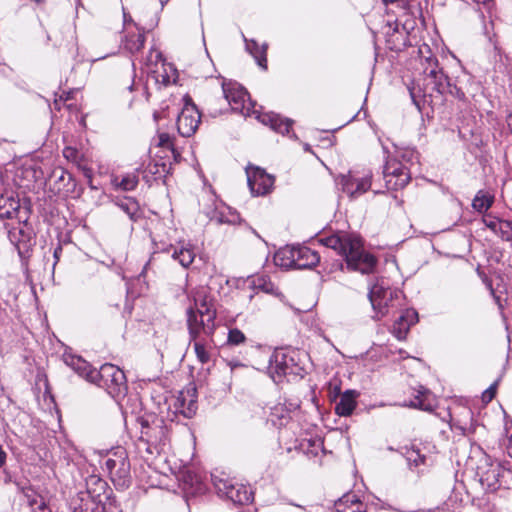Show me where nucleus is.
<instances>
[{"label": "nucleus", "mask_w": 512, "mask_h": 512, "mask_svg": "<svg viewBox=\"0 0 512 512\" xmlns=\"http://www.w3.org/2000/svg\"><path fill=\"white\" fill-rule=\"evenodd\" d=\"M223 94L231 109L247 117L255 115L263 124L269 125L271 129L281 134H288L292 121L282 118L275 113L260 115L255 109V103L251 101L248 92L237 82L228 81L222 83Z\"/></svg>", "instance_id": "obj_1"}, {"label": "nucleus", "mask_w": 512, "mask_h": 512, "mask_svg": "<svg viewBox=\"0 0 512 512\" xmlns=\"http://www.w3.org/2000/svg\"><path fill=\"white\" fill-rule=\"evenodd\" d=\"M321 244L338 251L345 258L347 267L363 274L373 272L377 260L363 249L359 236L354 234L331 235L320 239Z\"/></svg>", "instance_id": "obj_2"}, {"label": "nucleus", "mask_w": 512, "mask_h": 512, "mask_svg": "<svg viewBox=\"0 0 512 512\" xmlns=\"http://www.w3.org/2000/svg\"><path fill=\"white\" fill-rule=\"evenodd\" d=\"M137 422L140 426L137 441L139 450L144 449L151 456L169 450L171 423L168 424L162 417L153 413H145L137 418Z\"/></svg>", "instance_id": "obj_3"}, {"label": "nucleus", "mask_w": 512, "mask_h": 512, "mask_svg": "<svg viewBox=\"0 0 512 512\" xmlns=\"http://www.w3.org/2000/svg\"><path fill=\"white\" fill-rule=\"evenodd\" d=\"M368 297L378 320L397 310L403 302L402 292L391 289L384 280L377 281L370 287Z\"/></svg>", "instance_id": "obj_4"}, {"label": "nucleus", "mask_w": 512, "mask_h": 512, "mask_svg": "<svg viewBox=\"0 0 512 512\" xmlns=\"http://www.w3.org/2000/svg\"><path fill=\"white\" fill-rule=\"evenodd\" d=\"M103 465L117 489H125L130 485V462L123 447L108 451Z\"/></svg>", "instance_id": "obj_5"}, {"label": "nucleus", "mask_w": 512, "mask_h": 512, "mask_svg": "<svg viewBox=\"0 0 512 512\" xmlns=\"http://www.w3.org/2000/svg\"><path fill=\"white\" fill-rule=\"evenodd\" d=\"M91 377L92 383L105 389L114 398L124 394L127 389L124 372L113 364H103Z\"/></svg>", "instance_id": "obj_6"}, {"label": "nucleus", "mask_w": 512, "mask_h": 512, "mask_svg": "<svg viewBox=\"0 0 512 512\" xmlns=\"http://www.w3.org/2000/svg\"><path fill=\"white\" fill-rule=\"evenodd\" d=\"M268 372L275 383L287 376H303V368L295 360L294 351L275 350L272 354Z\"/></svg>", "instance_id": "obj_7"}, {"label": "nucleus", "mask_w": 512, "mask_h": 512, "mask_svg": "<svg viewBox=\"0 0 512 512\" xmlns=\"http://www.w3.org/2000/svg\"><path fill=\"white\" fill-rule=\"evenodd\" d=\"M425 92L432 93L434 91L439 94H449L455 98L463 99L464 92L455 84L450 82V79L444 74L442 69L438 68L436 64L428 72H425Z\"/></svg>", "instance_id": "obj_8"}, {"label": "nucleus", "mask_w": 512, "mask_h": 512, "mask_svg": "<svg viewBox=\"0 0 512 512\" xmlns=\"http://www.w3.org/2000/svg\"><path fill=\"white\" fill-rule=\"evenodd\" d=\"M186 323L190 339L200 338L202 334L212 337L216 329L215 318L209 310L206 315H201L193 307H188Z\"/></svg>", "instance_id": "obj_9"}, {"label": "nucleus", "mask_w": 512, "mask_h": 512, "mask_svg": "<svg viewBox=\"0 0 512 512\" xmlns=\"http://www.w3.org/2000/svg\"><path fill=\"white\" fill-rule=\"evenodd\" d=\"M505 474H512V471L489 458H485L484 464L478 467L479 480L486 491L494 492L499 489L502 485L501 478Z\"/></svg>", "instance_id": "obj_10"}, {"label": "nucleus", "mask_w": 512, "mask_h": 512, "mask_svg": "<svg viewBox=\"0 0 512 512\" xmlns=\"http://www.w3.org/2000/svg\"><path fill=\"white\" fill-rule=\"evenodd\" d=\"M372 174L370 172L349 171L346 175H340L337 179V185L349 197L355 198L367 192L371 187Z\"/></svg>", "instance_id": "obj_11"}, {"label": "nucleus", "mask_w": 512, "mask_h": 512, "mask_svg": "<svg viewBox=\"0 0 512 512\" xmlns=\"http://www.w3.org/2000/svg\"><path fill=\"white\" fill-rule=\"evenodd\" d=\"M213 484L220 496L226 497L235 504H248L253 499L252 491L243 484H234L225 479H213Z\"/></svg>", "instance_id": "obj_12"}, {"label": "nucleus", "mask_w": 512, "mask_h": 512, "mask_svg": "<svg viewBox=\"0 0 512 512\" xmlns=\"http://www.w3.org/2000/svg\"><path fill=\"white\" fill-rule=\"evenodd\" d=\"M201 114L192 99L188 96L184 97V106L177 118V129L181 136H192L200 123Z\"/></svg>", "instance_id": "obj_13"}, {"label": "nucleus", "mask_w": 512, "mask_h": 512, "mask_svg": "<svg viewBox=\"0 0 512 512\" xmlns=\"http://www.w3.org/2000/svg\"><path fill=\"white\" fill-rule=\"evenodd\" d=\"M247 182L253 195L262 196L269 193L274 184V177L267 174L265 170L249 166L246 168Z\"/></svg>", "instance_id": "obj_14"}, {"label": "nucleus", "mask_w": 512, "mask_h": 512, "mask_svg": "<svg viewBox=\"0 0 512 512\" xmlns=\"http://www.w3.org/2000/svg\"><path fill=\"white\" fill-rule=\"evenodd\" d=\"M386 187L391 190L404 188L410 181L409 171L400 162L388 161L383 170Z\"/></svg>", "instance_id": "obj_15"}, {"label": "nucleus", "mask_w": 512, "mask_h": 512, "mask_svg": "<svg viewBox=\"0 0 512 512\" xmlns=\"http://www.w3.org/2000/svg\"><path fill=\"white\" fill-rule=\"evenodd\" d=\"M124 36L121 46L127 52L134 54L139 52L145 43V31L139 28L131 19L128 21L124 16Z\"/></svg>", "instance_id": "obj_16"}, {"label": "nucleus", "mask_w": 512, "mask_h": 512, "mask_svg": "<svg viewBox=\"0 0 512 512\" xmlns=\"http://www.w3.org/2000/svg\"><path fill=\"white\" fill-rule=\"evenodd\" d=\"M86 489L83 491L98 502L111 507L114 500L110 497V489L105 480L98 475H90L85 480Z\"/></svg>", "instance_id": "obj_17"}, {"label": "nucleus", "mask_w": 512, "mask_h": 512, "mask_svg": "<svg viewBox=\"0 0 512 512\" xmlns=\"http://www.w3.org/2000/svg\"><path fill=\"white\" fill-rule=\"evenodd\" d=\"M69 505L73 512H114L111 507L82 491L71 498Z\"/></svg>", "instance_id": "obj_18"}, {"label": "nucleus", "mask_w": 512, "mask_h": 512, "mask_svg": "<svg viewBox=\"0 0 512 512\" xmlns=\"http://www.w3.org/2000/svg\"><path fill=\"white\" fill-rule=\"evenodd\" d=\"M158 250L166 253L171 252V257L178 261L179 264L184 268H188L195 259V252L192 245L184 241L179 242L178 246H173L170 244L165 247H158Z\"/></svg>", "instance_id": "obj_19"}, {"label": "nucleus", "mask_w": 512, "mask_h": 512, "mask_svg": "<svg viewBox=\"0 0 512 512\" xmlns=\"http://www.w3.org/2000/svg\"><path fill=\"white\" fill-rule=\"evenodd\" d=\"M192 301L193 307L199 314L206 315V310L213 313L214 318L216 319L217 312L215 307V300L211 296L207 287H199L192 292Z\"/></svg>", "instance_id": "obj_20"}, {"label": "nucleus", "mask_w": 512, "mask_h": 512, "mask_svg": "<svg viewBox=\"0 0 512 512\" xmlns=\"http://www.w3.org/2000/svg\"><path fill=\"white\" fill-rule=\"evenodd\" d=\"M418 322V314L414 309H406L392 326V334L398 340H404L412 325Z\"/></svg>", "instance_id": "obj_21"}, {"label": "nucleus", "mask_w": 512, "mask_h": 512, "mask_svg": "<svg viewBox=\"0 0 512 512\" xmlns=\"http://www.w3.org/2000/svg\"><path fill=\"white\" fill-rule=\"evenodd\" d=\"M483 222L487 228L499 235L503 240H512V221L487 215L483 218Z\"/></svg>", "instance_id": "obj_22"}, {"label": "nucleus", "mask_w": 512, "mask_h": 512, "mask_svg": "<svg viewBox=\"0 0 512 512\" xmlns=\"http://www.w3.org/2000/svg\"><path fill=\"white\" fill-rule=\"evenodd\" d=\"M320 256L314 250L306 246L295 247V269H307L316 266Z\"/></svg>", "instance_id": "obj_23"}, {"label": "nucleus", "mask_w": 512, "mask_h": 512, "mask_svg": "<svg viewBox=\"0 0 512 512\" xmlns=\"http://www.w3.org/2000/svg\"><path fill=\"white\" fill-rule=\"evenodd\" d=\"M63 360L67 366L74 370L79 376L92 383V373L96 372L90 363L82 357L72 354H64Z\"/></svg>", "instance_id": "obj_24"}, {"label": "nucleus", "mask_w": 512, "mask_h": 512, "mask_svg": "<svg viewBox=\"0 0 512 512\" xmlns=\"http://www.w3.org/2000/svg\"><path fill=\"white\" fill-rule=\"evenodd\" d=\"M206 216L210 221L216 224H230L235 225L239 223L240 216L236 211L231 210L229 207H215L205 211Z\"/></svg>", "instance_id": "obj_25"}, {"label": "nucleus", "mask_w": 512, "mask_h": 512, "mask_svg": "<svg viewBox=\"0 0 512 512\" xmlns=\"http://www.w3.org/2000/svg\"><path fill=\"white\" fill-rule=\"evenodd\" d=\"M483 282L486 287L489 289L490 294L492 295L495 303L498 308L502 311L504 310L508 298H507V285L503 278L499 277L498 282L494 286L493 283L484 275L482 276Z\"/></svg>", "instance_id": "obj_26"}, {"label": "nucleus", "mask_w": 512, "mask_h": 512, "mask_svg": "<svg viewBox=\"0 0 512 512\" xmlns=\"http://www.w3.org/2000/svg\"><path fill=\"white\" fill-rule=\"evenodd\" d=\"M183 485L184 490L193 495L203 494L206 491V485L202 477L191 470L184 473Z\"/></svg>", "instance_id": "obj_27"}, {"label": "nucleus", "mask_w": 512, "mask_h": 512, "mask_svg": "<svg viewBox=\"0 0 512 512\" xmlns=\"http://www.w3.org/2000/svg\"><path fill=\"white\" fill-rule=\"evenodd\" d=\"M337 512H366V506L355 494L348 493L336 502Z\"/></svg>", "instance_id": "obj_28"}, {"label": "nucleus", "mask_w": 512, "mask_h": 512, "mask_svg": "<svg viewBox=\"0 0 512 512\" xmlns=\"http://www.w3.org/2000/svg\"><path fill=\"white\" fill-rule=\"evenodd\" d=\"M358 393L354 390H347L344 392L339 402L335 406V411L339 416H349L352 414L356 407V397Z\"/></svg>", "instance_id": "obj_29"}, {"label": "nucleus", "mask_w": 512, "mask_h": 512, "mask_svg": "<svg viewBox=\"0 0 512 512\" xmlns=\"http://www.w3.org/2000/svg\"><path fill=\"white\" fill-rule=\"evenodd\" d=\"M20 208V202L12 194L0 195V218L12 219Z\"/></svg>", "instance_id": "obj_30"}, {"label": "nucleus", "mask_w": 512, "mask_h": 512, "mask_svg": "<svg viewBox=\"0 0 512 512\" xmlns=\"http://www.w3.org/2000/svg\"><path fill=\"white\" fill-rule=\"evenodd\" d=\"M246 50L254 57L259 67L267 69V44L259 45L254 39H244Z\"/></svg>", "instance_id": "obj_31"}, {"label": "nucleus", "mask_w": 512, "mask_h": 512, "mask_svg": "<svg viewBox=\"0 0 512 512\" xmlns=\"http://www.w3.org/2000/svg\"><path fill=\"white\" fill-rule=\"evenodd\" d=\"M274 263L284 269H295V246L279 249L274 255Z\"/></svg>", "instance_id": "obj_32"}, {"label": "nucleus", "mask_w": 512, "mask_h": 512, "mask_svg": "<svg viewBox=\"0 0 512 512\" xmlns=\"http://www.w3.org/2000/svg\"><path fill=\"white\" fill-rule=\"evenodd\" d=\"M193 342V349L198 361L207 364L211 361L212 347L205 340L200 338L190 339Z\"/></svg>", "instance_id": "obj_33"}, {"label": "nucleus", "mask_w": 512, "mask_h": 512, "mask_svg": "<svg viewBox=\"0 0 512 512\" xmlns=\"http://www.w3.org/2000/svg\"><path fill=\"white\" fill-rule=\"evenodd\" d=\"M494 197L489 193L480 190L473 199L472 206L478 212L487 211L493 204Z\"/></svg>", "instance_id": "obj_34"}, {"label": "nucleus", "mask_w": 512, "mask_h": 512, "mask_svg": "<svg viewBox=\"0 0 512 512\" xmlns=\"http://www.w3.org/2000/svg\"><path fill=\"white\" fill-rule=\"evenodd\" d=\"M176 412L183 414L185 417L190 418L196 413V402L194 400H190L188 404H186L184 394L181 392L179 397L176 399L175 404Z\"/></svg>", "instance_id": "obj_35"}, {"label": "nucleus", "mask_w": 512, "mask_h": 512, "mask_svg": "<svg viewBox=\"0 0 512 512\" xmlns=\"http://www.w3.org/2000/svg\"><path fill=\"white\" fill-rule=\"evenodd\" d=\"M138 176L135 173H130L122 177L120 181L118 178H114L113 183L115 186L121 188L124 191H132L138 185Z\"/></svg>", "instance_id": "obj_36"}, {"label": "nucleus", "mask_w": 512, "mask_h": 512, "mask_svg": "<svg viewBox=\"0 0 512 512\" xmlns=\"http://www.w3.org/2000/svg\"><path fill=\"white\" fill-rule=\"evenodd\" d=\"M405 457L410 467L414 466L417 468L420 465H425L427 462L426 456L414 447L406 451Z\"/></svg>", "instance_id": "obj_37"}, {"label": "nucleus", "mask_w": 512, "mask_h": 512, "mask_svg": "<svg viewBox=\"0 0 512 512\" xmlns=\"http://www.w3.org/2000/svg\"><path fill=\"white\" fill-rule=\"evenodd\" d=\"M118 206L130 217L131 220L135 221L137 219L139 206L134 199L125 198L119 202Z\"/></svg>", "instance_id": "obj_38"}, {"label": "nucleus", "mask_w": 512, "mask_h": 512, "mask_svg": "<svg viewBox=\"0 0 512 512\" xmlns=\"http://www.w3.org/2000/svg\"><path fill=\"white\" fill-rule=\"evenodd\" d=\"M271 421L274 425H284L290 418L289 413L282 405H276L271 409Z\"/></svg>", "instance_id": "obj_39"}, {"label": "nucleus", "mask_w": 512, "mask_h": 512, "mask_svg": "<svg viewBox=\"0 0 512 512\" xmlns=\"http://www.w3.org/2000/svg\"><path fill=\"white\" fill-rule=\"evenodd\" d=\"M255 286L268 294H277V287L266 276H260L254 282Z\"/></svg>", "instance_id": "obj_40"}, {"label": "nucleus", "mask_w": 512, "mask_h": 512, "mask_svg": "<svg viewBox=\"0 0 512 512\" xmlns=\"http://www.w3.org/2000/svg\"><path fill=\"white\" fill-rule=\"evenodd\" d=\"M20 236L29 238L28 235H25V233L21 227L13 228V229L9 230V232H8V237H9L11 243L16 245L18 247V249H20V247H19L20 243L25 242L24 239L20 238Z\"/></svg>", "instance_id": "obj_41"}, {"label": "nucleus", "mask_w": 512, "mask_h": 512, "mask_svg": "<svg viewBox=\"0 0 512 512\" xmlns=\"http://www.w3.org/2000/svg\"><path fill=\"white\" fill-rule=\"evenodd\" d=\"M245 340H246V337L241 330H239L237 328L229 330V332H228V343L229 344L239 345V344L244 343Z\"/></svg>", "instance_id": "obj_42"}, {"label": "nucleus", "mask_w": 512, "mask_h": 512, "mask_svg": "<svg viewBox=\"0 0 512 512\" xmlns=\"http://www.w3.org/2000/svg\"><path fill=\"white\" fill-rule=\"evenodd\" d=\"M63 156L69 161L78 162L80 153L76 148L69 146L64 148Z\"/></svg>", "instance_id": "obj_43"}, {"label": "nucleus", "mask_w": 512, "mask_h": 512, "mask_svg": "<svg viewBox=\"0 0 512 512\" xmlns=\"http://www.w3.org/2000/svg\"><path fill=\"white\" fill-rule=\"evenodd\" d=\"M162 67L164 68V71H165V75L164 74H158V76L156 77V80L159 82L161 81L163 84L165 85H168L170 84L171 82H175V78H174V74L172 76H169L167 74V71H166V68H165V64L162 63ZM168 68L174 73L175 70L172 68V66H168Z\"/></svg>", "instance_id": "obj_44"}, {"label": "nucleus", "mask_w": 512, "mask_h": 512, "mask_svg": "<svg viewBox=\"0 0 512 512\" xmlns=\"http://www.w3.org/2000/svg\"><path fill=\"white\" fill-rule=\"evenodd\" d=\"M506 435L508 440L506 451L507 454L512 458V423L506 426Z\"/></svg>", "instance_id": "obj_45"}, {"label": "nucleus", "mask_w": 512, "mask_h": 512, "mask_svg": "<svg viewBox=\"0 0 512 512\" xmlns=\"http://www.w3.org/2000/svg\"><path fill=\"white\" fill-rule=\"evenodd\" d=\"M159 146L168 147L171 145V138L168 133H160L158 136Z\"/></svg>", "instance_id": "obj_46"}, {"label": "nucleus", "mask_w": 512, "mask_h": 512, "mask_svg": "<svg viewBox=\"0 0 512 512\" xmlns=\"http://www.w3.org/2000/svg\"><path fill=\"white\" fill-rule=\"evenodd\" d=\"M496 393V384L491 385L487 390L483 392V399L486 401H490L494 398Z\"/></svg>", "instance_id": "obj_47"}, {"label": "nucleus", "mask_w": 512, "mask_h": 512, "mask_svg": "<svg viewBox=\"0 0 512 512\" xmlns=\"http://www.w3.org/2000/svg\"><path fill=\"white\" fill-rule=\"evenodd\" d=\"M227 365L229 366L230 368V372L232 373L236 368L238 367H243L244 365L240 362H237V361H229L227 363Z\"/></svg>", "instance_id": "obj_48"}, {"label": "nucleus", "mask_w": 512, "mask_h": 512, "mask_svg": "<svg viewBox=\"0 0 512 512\" xmlns=\"http://www.w3.org/2000/svg\"><path fill=\"white\" fill-rule=\"evenodd\" d=\"M7 454L0 445V468L3 467L6 463Z\"/></svg>", "instance_id": "obj_49"}, {"label": "nucleus", "mask_w": 512, "mask_h": 512, "mask_svg": "<svg viewBox=\"0 0 512 512\" xmlns=\"http://www.w3.org/2000/svg\"><path fill=\"white\" fill-rule=\"evenodd\" d=\"M412 404H413V406H415V407H419V408L424 409V410L428 409V406H426V405L424 404V402H423L422 400H420V399H419V397H417V398H416V401H415V402H413Z\"/></svg>", "instance_id": "obj_50"}, {"label": "nucleus", "mask_w": 512, "mask_h": 512, "mask_svg": "<svg viewBox=\"0 0 512 512\" xmlns=\"http://www.w3.org/2000/svg\"><path fill=\"white\" fill-rule=\"evenodd\" d=\"M380 508L384 509V510L400 511L399 509L393 508L390 504L382 502V501H381Z\"/></svg>", "instance_id": "obj_51"}, {"label": "nucleus", "mask_w": 512, "mask_h": 512, "mask_svg": "<svg viewBox=\"0 0 512 512\" xmlns=\"http://www.w3.org/2000/svg\"><path fill=\"white\" fill-rule=\"evenodd\" d=\"M39 509H40L42 512H50V511L47 509L45 502H43V501H40ZM32 512H37V511H32Z\"/></svg>", "instance_id": "obj_52"}, {"label": "nucleus", "mask_w": 512, "mask_h": 512, "mask_svg": "<svg viewBox=\"0 0 512 512\" xmlns=\"http://www.w3.org/2000/svg\"><path fill=\"white\" fill-rule=\"evenodd\" d=\"M61 251H62L61 247H58V248L55 249L54 257H55L56 260L59 259V254L61 253Z\"/></svg>", "instance_id": "obj_53"}, {"label": "nucleus", "mask_w": 512, "mask_h": 512, "mask_svg": "<svg viewBox=\"0 0 512 512\" xmlns=\"http://www.w3.org/2000/svg\"><path fill=\"white\" fill-rule=\"evenodd\" d=\"M25 495L28 497V502H29V504L31 506L34 505V504H37V499L36 498H31L30 499V496L27 493Z\"/></svg>", "instance_id": "obj_54"}, {"label": "nucleus", "mask_w": 512, "mask_h": 512, "mask_svg": "<svg viewBox=\"0 0 512 512\" xmlns=\"http://www.w3.org/2000/svg\"><path fill=\"white\" fill-rule=\"evenodd\" d=\"M474 2L476 3H481V4H486L488 3L490 0H473Z\"/></svg>", "instance_id": "obj_55"}, {"label": "nucleus", "mask_w": 512, "mask_h": 512, "mask_svg": "<svg viewBox=\"0 0 512 512\" xmlns=\"http://www.w3.org/2000/svg\"><path fill=\"white\" fill-rule=\"evenodd\" d=\"M385 4L394 3L397 0H382Z\"/></svg>", "instance_id": "obj_56"}, {"label": "nucleus", "mask_w": 512, "mask_h": 512, "mask_svg": "<svg viewBox=\"0 0 512 512\" xmlns=\"http://www.w3.org/2000/svg\"><path fill=\"white\" fill-rule=\"evenodd\" d=\"M158 1L160 3L161 7H163L164 4L168 2V0H158Z\"/></svg>", "instance_id": "obj_57"}, {"label": "nucleus", "mask_w": 512, "mask_h": 512, "mask_svg": "<svg viewBox=\"0 0 512 512\" xmlns=\"http://www.w3.org/2000/svg\"><path fill=\"white\" fill-rule=\"evenodd\" d=\"M128 89H129L130 91H132V90H133V84H131L130 86H128Z\"/></svg>", "instance_id": "obj_58"}, {"label": "nucleus", "mask_w": 512, "mask_h": 512, "mask_svg": "<svg viewBox=\"0 0 512 512\" xmlns=\"http://www.w3.org/2000/svg\"><path fill=\"white\" fill-rule=\"evenodd\" d=\"M33 511L42 512V511L39 509V506H38L36 509H34Z\"/></svg>", "instance_id": "obj_59"}]
</instances>
